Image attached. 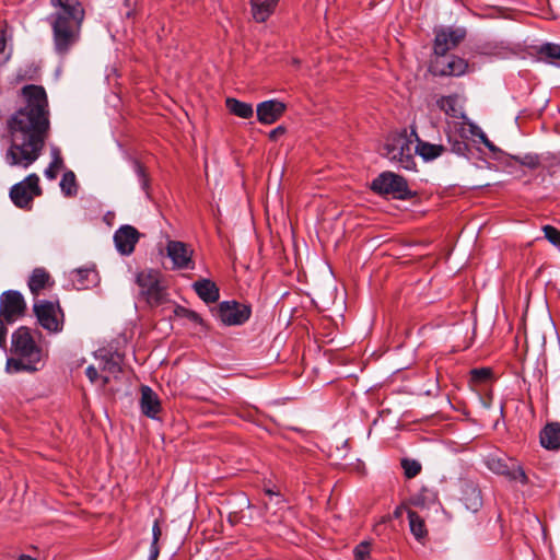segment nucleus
Returning a JSON list of instances; mask_svg holds the SVG:
<instances>
[{
  "label": "nucleus",
  "instance_id": "obj_42",
  "mask_svg": "<svg viewBox=\"0 0 560 560\" xmlns=\"http://www.w3.org/2000/svg\"><path fill=\"white\" fill-rule=\"evenodd\" d=\"M85 374L92 383H95L101 377L98 375L96 368H94L93 365L86 368Z\"/></svg>",
  "mask_w": 560,
  "mask_h": 560
},
{
  "label": "nucleus",
  "instance_id": "obj_20",
  "mask_svg": "<svg viewBox=\"0 0 560 560\" xmlns=\"http://www.w3.org/2000/svg\"><path fill=\"white\" fill-rule=\"evenodd\" d=\"M540 444L547 450L560 448V423H548L540 431Z\"/></svg>",
  "mask_w": 560,
  "mask_h": 560
},
{
  "label": "nucleus",
  "instance_id": "obj_24",
  "mask_svg": "<svg viewBox=\"0 0 560 560\" xmlns=\"http://www.w3.org/2000/svg\"><path fill=\"white\" fill-rule=\"evenodd\" d=\"M72 282L78 290L89 289L97 282V273L94 269H77L72 272Z\"/></svg>",
  "mask_w": 560,
  "mask_h": 560
},
{
  "label": "nucleus",
  "instance_id": "obj_46",
  "mask_svg": "<svg viewBox=\"0 0 560 560\" xmlns=\"http://www.w3.org/2000/svg\"><path fill=\"white\" fill-rule=\"evenodd\" d=\"M481 141L490 151H497L495 145L485 135L481 136Z\"/></svg>",
  "mask_w": 560,
  "mask_h": 560
},
{
  "label": "nucleus",
  "instance_id": "obj_8",
  "mask_svg": "<svg viewBox=\"0 0 560 560\" xmlns=\"http://www.w3.org/2000/svg\"><path fill=\"white\" fill-rule=\"evenodd\" d=\"M42 195L39 177L33 173L26 176L22 182L13 185L10 189V198L14 206L21 209L30 210L35 197Z\"/></svg>",
  "mask_w": 560,
  "mask_h": 560
},
{
  "label": "nucleus",
  "instance_id": "obj_14",
  "mask_svg": "<svg viewBox=\"0 0 560 560\" xmlns=\"http://www.w3.org/2000/svg\"><path fill=\"white\" fill-rule=\"evenodd\" d=\"M488 467L490 470L498 475L508 477L510 480H517L523 485L528 482V478L524 469L515 462L508 464L500 458H490L488 460Z\"/></svg>",
  "mask_w": 560,
  "mask_h": 560
},
{
  "label": "nucleus",
  "instance_id": "obj_7",
  "mask_svg": "<svg viewBox=\"0 0 560 560\" xmlns=\"http://www.w3.org/2000/svg\"><path fill=\"white\" fill-rule=\"evenodd\" d=\"M371 189L378 195H392L398 199H409L412 196L407 180L392 172H384L373 179Z\"/></svg>",
  "mask_w": 560,
  "mask_h": 560
},
{
  "label": "nucleus",
  "instance_id": "obj_13",
  "mask_svg": "<svg viewBox=\"0 0 560 560\" xmlns=\"http://www.w3.org/2000/svg\"><path fill=\"white\" fill-rule=\"evenodd\" d=\"M467 67V62L457 56L436 55L432 71L436 75H462Z\"/></svg>",
  "mask_w": 560,
  "mask_h": 560
},
{
  "label": "nucleus",
  "instance_id": "obj_4",
  "mask_svg": "<svg viewBox=\"0 0 560 560\" xmlns=\"http://www.w3.org/2000/svg\"><path fill=\"white\" fill-rule=\"evenodd\" d=\"M139 296L150 306L156 307L170 301L167 285L160 271L144 269L136 275Z\"/></svg>",
  "mask_w": 560,
  "mask_h": 560
},
{
  "label": "nucleus",
  "instance_id": "obj_12",
  "mask_svg": "<svg viewBox=\"0 0 560 560\" xmlns=\"http://www.w3.org/2000/svg\"><path fill=\"white\" fill-rule=\"evenodd\" d=\"M25 301L19 291H7L1 295L0 315L8 322L13 323L25 311Z\"/></svg>",
  "mask_w": 560,
  "mask_h": 560
},
{
  "label": "nucleus",
  "instance_id": "obj_10",
  "mask_svg": "<svg viewBox=\"0 0 560 560\" xmlns=\"http://www.w3.org/2000/svg\"><path fill=\"white\" fill-rule=\"evenodd\" d=\"M465 27H443L436 31L434 39V54L445 55L457 47L466 37Z\"/></svg>",
  "mask_w": 560,
  "mask_h": 560
},
{
  "label": "nucleus",
  "instance_id": "obj_49",
  "mask_svg": "<svg viewBox=\"0 0 560 560\" xmlns=\"http://www.w3.org/2000/svg\"><path fill=\"white\" fill-rule=\"evenodd\" d=\"M265 492H266V494H268L269 497L275 495V497H277V498H280V493H279V491H276V490H273V489H269V488H268V489H266V490H265Z\"/></svg>",
  "mask_w": 560,
  "mask_h": 560
},
{
  "label": "nucleus",
  "instance_id": "obj_30",
  "mask_svg": "<svg viewBox=\"0 0 560 560\" xmlns=\"http://www.w3.org/2000/svg\"><path fill=\"white\" fill-rule=\"evenodd\" d=\"M52 161L49 166L45 170V176L48 179H55L57 177L58 172L63 166V160L60 155V150L57 147L51 148Z\"/></svg>",
  "mask_w": 560,
  "mask_h": 560
},
{
  "label": "nucleus",
  "instance_id": "obj_17",
  "mask_svg": "<svg viewBox=\"0 0 560 560\" xmlns=\"http://www.w3.org/2000/svg\"><path fill=\"white\" fill-rule=\"evenodd\" d=\"M140 407L143 415L152 419H154L161 410L160 399L149 386L141 387Z\"/></svg>",
  "mask_w": 560,
  "mask_h": 560
},
{
  "label": "nucleus",
  "instance_id": "obj_23",
  "mask_svg": "<svg viewBox=\"0 0 560 560\" xmlns=\"http://www.w3.org/2000/svg\"><path fill=\"white\" fill-rule=\"evenodd\" d=\"M415 151L424 161H433L444 154L447 151V148L443 144H433L423 140H419V143H417L415 147Z\"/></svg>",
  "mask_w": 560,
  "mask_h": 560
},
{
  "label": "nucleus",
  "instance_id": "obj_9",
  "mask_svg": "<svg viewBox=\"0 0 560 560\" xmlns=\"http://www.w3.org/2000/svg\"><path fill=\"white\" fill-rule=\"evenodd\" d=\"M217 314L224 325L237 326L249 319L252 310L249 305L236 301H224L219 304Z\"/></svg>",
  "mask_w": 560,
  "mask_h": 560
},
{
  "label": "nucleus",
  "instance_id": "obj_3",
  "mask_svg": "<svg viewBox=\"0 0 560 560\" xmlns=\"http://www.w3.org/2000/svg\"><path fill=\"white\" fill-rule=\"evenodd\" d=\"M42 334L21 326L11 336L12 357L7 361V371L10 373H33L43 365L47 351L40 343Z\"/></svg>",
  "mask_w": 560,
  "mask_h": 560
},
{
  "label": "nucleus",
  "instance_id": "obj_36",
  "mask_svg": "<svg viewBox=\"0 0 560 560\" xmlns=\"http://www.w3.org/2000/svg\"><path fill=\"white\" fill-rule=\"evenodd\" d=\"M511 159L530 170H535L539 166V158L536 154H525L524 156H511Z\"/></svg>",
  "mask_w": 560,
  "mask_h": 560
},
{
  "label": "nucleus",
  "instance_id": "obj_37",
  "mask_svg": "<svg viewBox=\"0 0 560 560\" xmlns=\"http://www.w3.org/2000/svg\"><path fill=\"white\" fill-rule=\"evenodd\" d=\"M540 54L546 58L559 61L558 65L560 66V45L545 44L540 48Z\"/></svg>",
  "mask_w": 560,
  "mask_h": 560
},
{
  "label": "nucleus",
  "instance_id": "obj_45",
  "mask_svg": "<svg viewBox=\"0 0 560 560\" xmlns=\"http://www.w3.org/2000/svg\"><path fill=\"white\" fill-rule=\"evenodd\" d=\"M5 335H7V328L4 326V323L3 320L0 318V347L4 343L5 341Z\"/></svg>",
  "mask_w": 560,
  "mask_h": 560
},
{
  "label": "nucleus",
  "instance_id": "obj_31",
  "mask_svg": "<svg viewBox=\"0 0 560 560\" xmlns=\"http://www.w3.org/2000/svg\"><path fill=\"white\" fill-rule=\"evenodd\" d=\"M61 191L68 196H74L77 194V180L75 175L72 171L66 172L60 180Z\"/></svg>",
  "mask_w": 560,
  "mask_h": 560
},
{
  "label": "nucleus",
  "instance_id": "obj_50",
  "mask_svg": "<svg viewBox=\"0 0 560 560\" xmlns=\"http://www.w3.org/2000/svg\"><path fill=\"white\" fill-rule=\"evenodd\" d=\"M18 560H36V559L32 558L31 556H27V555H22L18 558Z\"/></svg>",
  "mask_w": 560,
  "mask_h": 560
},
{
  "label": "nucleus",
  "instance_id": "obj_29",
  "mask_svg": "<svg viewBox=\"0 0 560 560\" xmlns=\"http://www.w3.org/2000/svg\"><path fill=\"white\" fill-rule=\"evenodd\" d=\"M438 500V494L423 487L418 493L413 494L410 498V503L418 508H428L429 505L435 503Z\"/></svg>",
  "mask_w": 560,
  "mask_h": 560
},
{
  "label": "nucleus",
  "instance_id": "obj_25",
  "mask_svg": "<svg viewBox=\"0 0 560 560\" xmlns=\"http://www.w3.org/2000/svg\"><path fill=\"white\" fill-rule=\"evenodd\" d=\"M436 105L442 112H444L450 117H464L462 107L458 104V98L456 95L441 96L436 101Z\"/></svg>",
  "mask_w": 560,
  "mask_h": 560
},
{
  "label": "nucleus",
  "instance_id": "obj_43",
  "mask_svg": "<svg viewBox=\"0 0 560 560\" xmlns=\"http://www.w3.org/2000/svg\"><path fill=\"white\" fill-rule=\"evenodd\" d=\"M7 47V38H5V32H1L0 36V56L4 52ZM9 59V56L3 57L0 62H5Z\"/></svg>",
  "mask_w": 560,
  "mask_h": 560
},
{
  "label": "nucleus",
  "instance_id": "obj_11",
  "mask_svg": "<svg viewBox=\"0 0 560 560\" xmlns=\"http://www.w3.org/2000/svg\"><path fill=\"white\" fill-rule=\"evenodd\" d=\"M166 254L173 262L174 269H194V249L184 242L168 241Z\"/></svg>",
  "mask_w": 560,
  "mask_h": 560
},
{
  "label": "nucleus",
  "instance_id": "obj_27",
  "mask_svg": "<svg viewBox=\"0 0 560 560\" xmlns=\"http://www.w3.org/2000/svg\"><path fill=\"white\" fill-rule=\"evenodd\" d=\"M225 106L231 114L244 119L250 118L254 115L252 104L241 102L233 97H228L225 100Z\"/></svg>",
  "mask_w": 560,
  "mask_h": 560
},
{
  "label": "nucleus",
  "instance_id": "obj_2",
  "mask_svg": "<svg viewBox=\"0 0 560 560\" xmlns=\"http://www.w3.org/2000/svg\"><path fill=\"white\" fill-rule=\"evenodd\" d=\"M51 12L46 22L51 30L52 49L58 57L68 56L81 39L85 10L79 0H49Z\"/></svg>",
  "mask_w": 560,
  "mask_h": 560
},
{
  "label": "nucleus",
  "instance_id": "obj_35",
  "mask_svg": "<svg viewBox=\"0 0 560 560\" xmlns=\"http://www.w3.org/2000/svg\"><path fill=\"white\" fill-rule=\"evenodd\" d=\"M491 376L492 371L489 368L474 369L470 371V382L474 384L486 383Z\"/></svg>",
  "mask_w": 560,
  "mask_h": 560
},
{
  "label": "nucleus",
  "instance_id": "obj_19",
  "mask_svg": "<svg viewBox=\"0 0 560 560\" xmlns=\"http://www.w3.org/2000/svg\"><path fill=\"white\" fill-rule=\"evenodd\" d=\"M54 280L50 275L44 268H35L28 279V288L35 296H37L42 290L51 288Z\"/></svg>",
  "mask_w": 560,
  "mask_h": 560
},
{
  "label": "nucleus",
  "instance_id": "obj_33",
  "mask_svg": "<svg viewBox=\"0 0 560 560\" xmlns=\"http://www.w3.org/2000/svg\"><path fill=\"white\" fill-rule=\"evenodd\" d=\"M174 315L178 318H185L195 324H202V318L195 311L188 310L184 306L176 305L174 308Z\"/></svg>",
  "mask_w": 560,
  "mask_h": 560
},
{
  "label": "nucleus",
  "instance_id": "obj_28",
  "mask_svg": "<svg viewBox=\"0 0 560 560\" xmlns=\"http://www.w3.org/2000/svg\"><path fill=\"white\" fill-rule=\"evenodd\" d=\"M463 500L465 501L467 509L471 511H477L481 506L480 491L474 483L465 485Z\"/></svg>",
  "mask_w": 560,
  "mask_h": 560
},
{
  "label": "nucleus",
  "instance_id": "obj_39",
  "mask_svg": "<svg viewBox=\"0 0 560 560\" xmlns=\"http://www.w3.org/2000/svg\"><path fill=\"white\" fill-rule=\"evenodd\" d=\"M545 237L553 245H560V231L551 225H545L542 228Z\"/></svg>",
  "mask_w": 560,
  "mask_h": 560
},
{
  "label": "nucleus",
  "instance_id": "obj_48",
  "mask_svg": "<svg viewBox=\"0 0 560 560\" xmlns=\"http://www.w3.org/2000/svg\"><path fill=\"white\" fill-rule=\"evenodd\" d=\"M408 138H410L411 140H412V138H415V141L417 143H419V140H421L413 127L411 128V132H410V136H408Z\"/></svg>",
  "mask_w": 560,
  "mask_h": 560
},
{
  "label": "nucleus",
  "instance_id": "obj_6",
  "mask_svg": "<svg viewBox=\"0 0 560 560\" xmlns=\"http://www.w3.org/2000/svg\"><path fill=\"white\" fill-rule=\"evenodd\" d=\"M33 311L38 324L50 334H58L63 329V312L59 302L37 301Z\"/></svg>",
  "mask_w": 560,
  "mask_h": 560
},
{
  "label": "nucleus",
  "instance_id": "obj_15",
  "mask_svg": "<svg viewBox=\"0 0 560 560\" xmlns=\"http://www.w3.org/2000/svg\"><path fill=\"white\" fill-rule=\"evenodd\" d=\"M139 232L131 225L119 228L114 235L117 250L122 255H130L139 241Z\"/></svg>",
  "mask_w": 560,
  "mask_h": 560
},
{
  "label": "nucleus",
  "instance_id": "obj_18",
  "mask_svg": "<svg viewBox=\"0 0 560 560\" xmlns=\"http://www.w3.org/2000/svg\"><path fill=\"white\" fill-rule=\"evenodd\" d=\"M279 0H249L250 13L257 23L266 22L275 12Z\"/></svg>",
  "mask_w": 560,
  "mask_h": 560
},
{
  "label": "nucleus",
  "instance_id": "obj_1",
  "mask_svg": "<svg viewBox=\"0 0 560 560\" xmlns=\"http://www.w3.org/2000/svg\"><path fill=\"white\" fill-rule=\"evenodd\" d=\"M24 104L7 122L10 147L4 160L10 166L30 167L42 155L50 133L48 96L42 85L27 84L21 89Z\"/></svg>",
  "mask_w": 560,
  "mask_h": 560
},
{
  "label": "nucleus",
  "instance_id": "obj_44",
  "mask_svg": "<svg viewBox=\"0 0 560 560\" xmlns=\"http://www.w3.org/2000/svg\"><path fill=\"white\" fill-rule=\"evenodd\" d=\"M285 129L281 126L277 127L276 129L271 130L269 133L270 139L275 140L278 138V136L283 135Z\"/></svg>",
  "mask_w": 560,
  "mask_h": 560
},
{
  "label": "nucleus",
  "instance_id": "obj_16",
  "mask_svg": "<svg viewBox=\"0 0 560 560\" xmlns=\"http://www.w3.org/2000/svg\"><path fill=\"white\" fill-rule=\"evenodd\" d=\"M285 105L277 100H269L257 105V119L265 125L277 121L284 113Z\"/></svg>",
  "mask_w": 560,
  "mask_h": 560
},
{
  "label": "nucleus",
  "instance_id": "obj_47",
  "mask_svg": "<svg viewBox=\"0 0 560 560\" xmlns=\"http://www.w3.org/2000/svg\"><path fill=\"white\" fill-rule=\"evenodd\" d=\"M406 508L404 505H400V506H397L396 510L394 511V516L396 518L400 517L402 515V511L405 510Z\"/></svg>",
  "mask_w": 560,
  "mask_h": 560
},
{
  "label": "nucleus",
  "instance_id": "obj_41",
  "mask_svg": "<svg viewBox=\"0 0 560 560\" xmlns=\"http://www.w3.org/2000/svg\"><path fill=\"white\" fill-rule=\"evenodd\" d=\"M135 170L139 177V182L141 184L142 189L147 190L149 186V179L147 177L144 167L139 162H136Z\"/></svg>",
  "mask_w": 560,
  "mask_h": 560
},
{
  "label": "nucleus",
  "instance_id": "obj_38",
  "mask_svg": "<svg viewBox=\"0 0 560 560\" xmlns=\"http://www.w3.org/2000/svg\"><path fill=\"white\" fill-rule=\"evenodd\" d=\"M448 144L451 147V151L458 155H466L468 151V144L462 139L452 138L450 135L447 136Z\"/></svg>",
  "mask_w": 560,
  "mask_h": 560
},
{
  "label": "nucleus",
  "instance_id": "obj_5",
  "mask_svg": "<svg viewBox=\"0 0 560 560\" xmlns=\"http://www.w3.org/2000/svg\"><path fill=\"white\" fill-rule=\"evenodd\" d=\"M415 147L413 140L406 133L398 135L385 144V155L402 168L412 171L416 168Z\"/></svg>",
  "mask_w": 560,
  "mask_h": 560
},
{
  "label": "nucleus",
  "instance_id": "obj_34",
  "mask_svg": "<svg viewBox=\"0 0 560 560\" xmlns=\"http://www.w3.org/2000/svg\"><path fill=\"white\" fill-rule=\"evenodd\" d=\"M404 474L408 479L415 478L421 471V464L416 459L404 458L401 460Z\"/></svg>",
  "mask_w": 560,
  "mask_h": 560
},
{
  "label": "nucleus",
  "instance_id": "obj_26",
  "mask_svg": "<svg viewBox=\"0 0 560 560\" xmlns=\"http://www.w3.org/2000/svg\"><path fill=\"white\" fill-rule=\"evenodd\" d=\"M407 515L411 534L418 541H422L428 535L424 520L418 513L409 509L407 510Z\"/></svg>",
  "mask_w": 560,
  "mask_h": 560
},
{
  "label": "nucleus",
  "instance_id": "obj_22",
  "mask_svg": "<svg viewBox=\"0 0 560 560\" xmlns=\"http://www.w3.org/2000/svg\"><path fill=\"white\" fill-rule=\"evenodd\" d=\"M102 372L104 373L101 378L103 381V385L109 383L110 377H117L118 374L121 372V359L120 357L109 354L105 355L102 359Z\"/></svg>",
  "mask_w": 560,
  "mask_h": 560
},
{
  "label": "nucleus",
  "instance_id": "obj_32",
  "mask_svg": "<svg viewBox=\"0 0 560 560\" xmlns=\"http://www.w3.org/2000/svg\"><path fill=\"white\" fill-rule=\"evenodd\" d=\"M162 535L159 521H155L152 526V544L150 547V556L148 560H156L160 553L159 540Z\"/></svg>",
  "mask_w": 560,
  "mask_h": 560
},
{
  "label": "nucleus",
  "instance_id": "obj_40",
  "mask_svg": "<svg viewBox=\"0 0 560 560\" xmlns=\"http://www.w3.org/2000/svg\"><path fill=\"white\" fill-rule=\"evenodd\" d=\"M354 560H366L370 556V542L362 541L353 550Z\"/></svg>",
  "mask_w": 560,
  "mask_h": 560
},
{
  "label": "nucleus",
  "instance_id": "obj_21",
  "mask_svg": "<svg viewBox=\"0 0 560 560\" xmlns=\"http://www.w3.org/2000/svg\"><path fill=\"white\" fill-rule=\"evenodd\" d=\"M192 287L198 296L206 303H214L220 298L219 288L209 279L198 280Z\"/></svg>",
  "mask_w": 560,
  "mask_h": 560
}]
</instances>
